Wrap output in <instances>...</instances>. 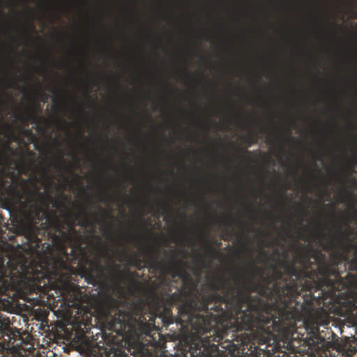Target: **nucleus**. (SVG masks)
<instances>
[{"mask_svg":"<svg viewBox=\"0 0 357 357\" xmlns=\"http://www.w3.org/2000/svg\"><path fill=\"white\" fill-rule=\"evenodd\" d=\"M248 256L252 268L233 277L235 283L216 275L208 283V294L177 289L169 296V305L157 306L155 312L110 298L111 330L121 335H150L158 317L166 325L175 321L190 327L196 335L215 334L223 319L234 321L236 331L284 333L294 329L314 301L324 303L332 298V264L321 251L298 247L294 262L269 265L271 274L257 267L250 252ZM205 338L218 344L223 339L220 335Z\"/></svg>","mask_w":357,"mask_h":357,"instance_id":"nucleus-1","label":"nucleus"},{"mask_svg":"<svg viewBox=\"0 0 357 357\" xmlns=\"http://www.w3.org/2000/svg\"><path fill=\"white\" fill-rule=\"evenodd\" d=\"M354 233L348 222L340 221L335 227V236H328L322 243V248L330 252V264H335L338 278L346 292L357 302V238L351 237Z\"/></svg>","mask_w":357,"mask_h":357,"instance_id":"nucleus-2","label":"nucleus"},{"mask_svg":"<svg viewBox=\"0 0 357 357\" xmlns=\"http://www.w3.org/2000/svg\"><path fill=\"white\" fill-rule=\"evenodd\" d=\"M29 182V179L22 180V185L21 188H18L17 184L10 183L8 186L5 185L3 180H0V195H2L4 191H6L8 195H12L17 202L25 208L30 204V211L29 213V228L31 232V238H36V231L39 230V226L42 227L43 234L50 230L52 231V227L50 221L56 215L52 212V215L50 216L47 209L49 207V201L52 199L50 195H45V192H40L39 196L43 199V207L40 206L35 202V195L36 190H30L26 187V183Z\"/></svg>","mask_w":357,"mask_h":357,"instance_id":"nucleus-3","label":"nucleus"},{"mask_svg":"<svg viewBox=\"0 0 357 357\" xmlns=\"http://www.w3.org/2000/svg\"><path fill=\"white\" fill-rule=\"evenodd\" d=\"M129 241L137 246L142 255H147L146 264L151 268L160 271L163 274H169L172 278H178L182 280L184 285L191 280L190 274L186 271V264L182 260H178L173 256L169 261H160L152 247H144L142 238L139 234L129 236Z\"/></svg>","mask_w":357,"mask_h":357,"instance_id":"nucleus-4","label":"nucleus"},{"mask_svg":"<svg viewBox=\"0 0 357 357\" xmlns=\"http://www.w3.org/2000/svg\"><path fill=\"white\" fill-rule=\"evenodd\" d=\"M52 229L50 231L52 236V243L62 251H66L67 246H71L74 241H76L77 246H80V236H77L73 220L66 221L68 229L63 227L58 217H54L51 220Z\"/></svg>","mask_w":357,"mask_h":357,"instance_id":"nucleus-5","label":"nucleus"},{"mask_svg":"<svg viewBox=\"0 0 357 357\" xmlns=\"http://www.w3.org/2000/svg\"><path fill=\"white\" fill-rule=\"evenodd\" d=\"M24 266H21V270L23 271ZM18 278V282H22L26 278L24 271H19L16 268L13 270L4 269L3 266H0V290L5 292L11 288L16 280L15 278Z\"/></svg>","mask_w":357,"mask_h":357,"instance_id":"nucleus-6","label":"nucleus"},{"mask_svg":"<svg viewBox=\"0 0 357 357\" xmlns=\"http://www.w3.org/2000/svg\"><path fill=\"white\" fill-rule=\"evenodd\" d=\"M118 351L110 346H89L84 350L83 357H118Z\"/></svg>","mask_w":357,"mask_h":357,"instance_id":"nucleus-7","label":"nucleus"},{"mask_svg":"<svg viewBox=\"0 0 357 357\" xmlns=\"http://www.w3.org/2000/svg\"><path fill=\"white\" fill-rule=\"evenodd\" d=\"M14 118L15 121L20 122L21 124L27 126L29 123H34L36 125H40L44 123L47 126L48 121L43 116L38 115L35 111L30 109L27 112L26 114L24 112L14 113Z\"/></svg>","mask_w":357,"mask_h":357,"instance_id":"nucleus-8","label":"nucleus"},{"mask_svg":"<svg viewBox=\"0 0 357 357\" xmlns=\"http://www.w3.org/2000/svg\"><path fill=\"white\" fill-rule=\"evenodd\" d=\"M75 218L78 220L80 227H91L93 233L96 232V225L103 222V219L100 218V214L96 212H92L91 216L84 213L83 218H80L79 214H75Z\"/></svg>","mask_w":357,"mask_h":357,"instance_id":"nucleus-9","label":"nucleus"},{"mask_svg":"<svg viewBox=\"0 0 357 357\" xmlns=\"http://www.w3.org/2000/svg\"><path fill=\"white\" fill-rule=\"evenodd\" d=\"M119 261L121 263H126L128 266L131 267H135L139 271L142 270L143 267L142 264L144 263L139 258V255H132L130 253L128 249L126 250L123 253H119Z\"/></svg>","mask_w":357,"mask_h":357,"instance_id":"nucleus-10","label":"nucleus"},{"mask_svg":"<svg viewBox=\"0 0 357 357\" xmlns=\"http://www.w3.org/2000/svg\"><path fill=\"white\" fill-rule=\"evenodd\" d=\"M18 38L14 35H10L9 42H1L0 44V55H6L16 50L18 46Z\"/></svg>","mask_w":357,"mask_h":357,"instance_id":"nucleus-11","label":"nucleus"},{"mask_svg":"<svg viewBox=\"0 0 357 357\" xmlns=\"http://www.w3.org/2000/svg\"><path fill=\"white\" fill-rule=\"evenodd\" d=\"M307 330L309 331V333L312 334L313 338H314L317 342H324L326 340L325 336L322 335V331H320V325L317 323V321H314L312 323V325H309L306 323Z\"/></svg>","mask_w":357,"mask_h":357,"instance_id":"nucleus-12","label":"nucleus"},{"mask_svg":"<svg viewBox=\"0 0 357 357\" xmlns=\"http://www.w3.org/2000/svg\"><path fill=\"white\" fill-rule=\"evenodd\" d=\"M34 27L33 24L29 25V29H26L23 33V38H24V45L26 47H28L30 46L31 42H34L36 43H42V40L39 36H37L36 39L33 38V36H31L30 31L33 30Z\"/></svg>","mask_w":357,"mask_h":357,"instance_id":"nucleus-13","label":"nucleus"},{"mask_svg":"<svg viewBox=\"0 0 357 357\" xmlns=\"http://www.w3.org/2000/svg\"><path fill=\"white\" fill-rule=\"evenodd\" d=\"M3 128L7 130L8 132L7 135L8 142H22V136H20V134L14 133L12 125L10 123H3Z\"/></svg>","mask_w":357,"mask_h":357,"instance_id":"nucleus-14","label":"nucleus"},{"mask_svg":"<svg viewBox=\"0 0 357 357\" xmlns=\"http://www.w3.org/2000/svg\"><path fill=\"white\" fill-rule=\"evenodd\" d=\"M242 140L247 144V147L257 144L258 142V136L254 131L250 132V134L242 137Z\"/></svg>","mask_w":357,"mask_h":357,"instance_id":"nucleus-15","label":"nucleus"},{"mask_svg":"<svg viewBox=\"0 0 357 357\" xmlns=\"http://www.w3.org/2000/svg\"><path fill=\"white\" fill-rule=\"evenodd\" d=\"M26 126L21 124L20 126H17V130L18 133H20V136L26 137H32L33 134L31 130L26 128Z\"/></svg>","mask_w":357,"mask_h":357,"instance_id":"nucleus-16","label":"nucleus"},{"mask_svg":"<svg viewBox=\"0 0 357 357\" xmlns=\"http://www.w3.org/2000/svg\"><path fill=\"white\" fill-rule=\"evenodd\" d=\"M200 240L204 242L206 251L213 255L215 253V248L210 243L208 238L206 236H200Z\"/></svg>","mask_w":357,"mask_h":357,"instance_id":"nucleus-17","label":"nucleus"},{"mask_svg":"<svg viewBox=\"0 0 357 357\" xmlns=\"http://www.w3.org/2000/svg\"><path fill=\"white\" fill-rule=\"evenodd\" d=\"M152 44L156 50L165 51L166 49V47L161 38L153 40Z\"/></svg>","mask_w":357,"mask_h":357,"instance_id":"nucleus-18","label":"nucleus"},{"mask_svg":"<svg viewBox=\"0 0 357 357\" xmlns=\"http://www.w3.org/2000/svg\"><path fill=\"white\" fill-rule=\"evenodd\" d=\"M0 67H20V66H11V65H6V66H0ZM22 67H81V66H72V65H66V66H33V65H29V66H22Z\"/></svg>","mask_w":357,"mask_h":357,"instance_id":"nucleus-19","label":"nucleus"},{"mask_svg":"<svg viewBox=\"0 0 357 357\" xmlns=\"http://www.w3.org/2000/svg\"><path fill=\"white\" fill-rule=\"evenodd\" d=\"M96 47L99 50H110L112 48L113 45L111 41L107 43H97Z\"/></svg>","mask_w":357,"mask_h":357,"instance_id":"nucleus-20","label":"nucleus"},{"mask_svg":"<svg viewBox=\"0 0 357 357\" xmlns=\"http://www.w3.org/2000/svg\"><path fill=\"white\" fill-rule=\"evenodd\" d=\"M103 235L109 239H111L112 237V232L110 225H107L102 229Z\"/></svg>","mask_w":357,"mask_h":357,"instance_id":"nucleus-21","label":"nucleus"},{"mask_svg":"<svg viewBox=\"0 0 357 357\" xmlns=\"http://www.w3.org/2000/svg\"><path fill=\"white\" fill-rule=\"evenodd\" d=\"M113 201V197L112 195L109 193H105L102 195L101 197V202L107 204V203H112Z\"/></svg>","mask_w":357,"mask_h":357,"instance_id":"nucleus-22","label":"nucleus"},{"mask_svg":"<svg viewBox=\"0 0 357 357\" xmlns=\"http://www.w3.org/2000/svg\"><path fill=\"white\" fill-rule=\"evenodd\" d=\"M98 210H99V212H100L102 218H105V217L111 218H112L111 213L107 211L106 210H105L101 206H98Z\"/></svg>","mask_w":357,"mask_h":357,"instance_id":"nucleus-23","label":"nucleus"},{"mask_svg":"<svg viewBox=\"0 0 357 357\" xmlns=\"http://www.w3.org/2000/svg\"><path fill=\"white\" fill-rule=\"evenodd\" d=\"M234 220L231 217H227L223 219L222 225L227 227H231L233 225Z\"/></svg>","mask_w":357,"mask_h":357,"instance_id":"nucleus-24","label":"nucleus"},{"mask_svg":"<svg viewBox=\"0 0 357 357\" xmlns=\"http://www.w3.org/2000/svg\"><path fill=\"white\" fill-rule=\"evenodd\" d=\"M204 39L207 41H209L211 42V43L214 44V45H216L218 44V40L215 38L214 37H212L211 36H206Z\"/></svg>","mask_w":357,"mask_h":357,"instance_id":"nucleus-25","label":"nucleus"},{"mask_svg":"<svg viewBox=\"0 0 357 357\" xmlns=\"http://www.w3.org/2000/svg\"><path fill=\"white\" fill-rule=\"evenodd\" d=\"M298 211L301 213L303 216H307V211H305L304 208H303L302 206L300 205L297 207Z\"/></svg>","mask_w":357,"mask_h":357,"instance_id":"nucleus-26","label":"nucleus"},{"mask_svg":"<svg viewBox=\"0 0 357 357\" xmlns=\"http://www.w3.org/2000/svg\"><path fill=\"white\" fill-rule=\"evenodd\" d=\"M120 268V266L118 264H114V262L112 261V266H109L107 268L108 270L112 271V269H115L116 271H119Z\"/></svg>","mask_w":357,"mask_h":357,"instance_id":"nucleus-27","label":"nucleus"},{"mask_svg":"<svg viewBox=\"0 0 357 357\" xmlns=\"http://www.w3.org/2000/svg\"><path fill=\"white\" fill-rule=\"evenodd\" d=\"M275 357H297V356L296 355L291 356L286 352H282V353L278 354V356H276Z\"/></svg>","mask_w":357,"mask_h":357,"instance_id":"nucleus-28","label":"nucleus"},{"mask_svg":"<svg viewBox=\"0 0 357 357\" xmlns=\"http://www.w3.org/2000/svg\"><path fill=\"white\" fill-rule=\"evenodd\" d=\"M70 47L73 50H77L81 47V46L78 45L77 44H76L75 43L72 41L71 40H70Z\"/></svg>","mask_w":357,"mask_h":357,"instance_id":"nucleus-29","label":"nucleus"},{"mask_svg":"<svg viewBox=\"0 0 357 357\" xmlns=\"http://www.w3.org/2000/svg\"><path fill=\"white\" fill-rule=\"evenodd\" d=\"M165 206L161 204L160 203L158 204V211L160 213H161L162 214H164L165 213Z\"/></svg>","mask_w":357,"mask_h":357,"instance_id":"nucleus-30","label":"nucleus"},{"mask_svg":"<svg viewBox=\"0 0 357 357\" xmlns=\"http://www.w3.org/2000/svg\"><path fill=\"white\" fill-rule=\"evenodd\" d=\"M9 70L8 68H0V70ZM13 70H18L17 68H14ZM31 70H49L48 68H31Z\"/></svg>","mask_w":357,"mask_h":357,"instance_id":"nucleus-31","label":"nucleus"},{"mask_svg":"<svg viewBox=\"0 0 357 357\" xmlns=\"http://www.w3.org/2000/svg\"><path fill=\"white\" fill-rule=\"evenodd\" d=\"M190 204H191V206H195V205H196V200H195V197H193V196L191 197V199H190Z\"/></svg>","mask_w":357,"mask_h":357,"instance_id":"nucleus-32","label":"nucleus"},{"mask_svg":"<svg viewBox=\"0 0 357 357\" xmlns=\"http://www.w3.org/2000/svg\"><path fill=\"white\" fill-rule=\"evenodd\" d=\"M250 151H248V149H243V151H241V157L245 156V154H249Z\"/></svg>","mask_w":357,"mask_h":357,"instance_id":"nucleus-33","label":"nucleus"},{"mask_svg":"<svg viewBox=\"0 0 357 357\" xmlns=\"http://www.w3.org/2000/svg\"><path fill=\"white\" fill-rule=\"evenodd\" d=\"M61 202H59L54 201V202H53V206H54V207H58V206H61Z\"/></svg>","mask_w":357,"mask_h":357,"instance_id":"nucleus-34","label":"nucleus"},{"mask_svg":"<svg viewBox=\"0 0 357 357\" xmlns=\"http://www.w3.org/2000/svg\"><path fill=\"white\" fill-rule=\"evenodd\" d=\"M326 47L328 50H331L333 47L331 44L330 43H326Z\"/></svg>","mask_w":357,"mask_h":357,"instance_id":"nucleus-35","label":"nucleus"},{"mask_svg":"<svg viewBox=\"0 0 357 357\" xmlns=\"http://www.w3.org/2000/svg\"><path fill=\"white\" fill-rule=\"evenodd\" d=\"M56 123H59V124H61V123H67L66 121H63L62 119H57L56 120Z\"/></svg>","mask_w":357,"mask_h":357,"instance_id":"nucleus-36","label":"nucleus"},{"mask_svg":"<svg viewBox=\"0 0 357 357\" xmlns=\"http://www.w3.org/2000/svg\"><path fill=\"white\" fill-rule=\"evenodd\" d=\"M105 254L112 261V259L110 258L109 253L108 252L107 250H106V251H105Z\"/></svg>","mask_w":357,"mask_h":357,"instance_id":"nucleus-37","label":"nucleus"},{"mask_svg":"<svg viewBox=\"0 0 357 357\" xmlns=\"http://www.w3.org/2000/svg\"><path fill=\"white\" fill-rule=\"evenodd\" d=\"M286 43L287 46H291L292 45V43L289 40H287Z\"/></svg>","mask_w":357,"mask_h":357,"instance_id":"nucleus-38","label":"nucleus"},{"mask_svg":"<svg viewBox=\"0 0 357 357\" xmlns=\"http://www.w3.org/2000/svg\"><path fill=\"white\" fill-rule=\"evenodd\" d=\"M195 47H190V48L189 49V52H193L195 51Z\"/></svg>","mask_w":357,"mask_h":357,"instance_id":"nucleus-39","label":"nucleus"},{"mask_svg":"<svg viewBox=\"0 0 357 357\" xmlns=\"http://www.w3.org/2000/svg\"><path fill=\"white\" fill-rule=\"evenodd\" d=\"M57 70H65L64 68H58ZM70 70H76L75 68H70ZM79 70H84V68H80Z\"/></svg>","mask_w":357,"mask_h":357,"instance_id":"nucleus-40","label":"nucleus"},{"mask_svg":"<svg viewBox=\"0 0 357 357\" xmlns=\"http://www.w3.org/2000/svg\"><path fill=\"white\" fill-rule=\"evenodd\" d=\"M97 267H98V268H100V270H102V268H103V267L102 266V265H101V264H98Z\"/></svg>","mask_w":357,"mask_h":357,"instance_id":"nucleus-41","label":"nucleus"},{"mask_svg":"<svg viewBox=\"0 0 357 357\" xmlns=\"http://www.w3.org/2000/svg\"><path fill=\"white\" fill-rule=\"evenodd\" d=\"M248 211L252 214L253 213V209H252L250 207L248 208Z\"/></svg>","mask_w":357,"mask_h":357,"instance_id":"nucleus-42","label":"nucleus"},{"mask_svg":"<svg viewBox=\"0 0 357 357\" xmlns=\"http://www.w3.org/2000/svg\"><path fill=\"white\" fill-rule=\"evenodd\" d=\"M261 132H262L263 133L266 132H267V128H263V130H261Z\"/></svg>","mask_w":357,"mask_h":357,"instance_id":"nucleus-43","label":"nucleus"},{"mask_svg":"<svg viewBox=\"0 0 357 357\" xmlns=\"http://www.w3.org/2000/svg\"><path fill=\"white\" fill-rule=\"evenodd\" d=\"M317 161H321V160H321V156H318V157H317Z\"/></svg>","mask_w":357,"mask_h":357,"instance_id":"nucleus-44","label":"nucleus"},{"mask_svg":"<svg viewBox=\"0 0 357 357\" xmlns=\"http://www.w3.org/2000/svg\"><path fill=\"white\" fill-rule=\"evenodd\" d=\"M54 167H56V168L59 167L58 165L56 163H55V162L54 163Z\"/></svg>","mask_w":357,"mask_h":357,"instance_id":"nucleus-45","label":"nucleus"},{"mask_svg":"<svg viewBox=\"0 0 357 357\" xmlns=\"http://www.w3.org/2000/svg\"><path fill=\"white\" fill-rule=\"evenodd\" d=\"M329 324V322H326V324H324V326H328Z\"/></svg>","mask_w":357,"mask_h":357,"instance_id":"nucleus-46","label":"nucleus"},{"mask_svg":"<svg viewBox=\"0 0 357 357\" xmlns=\"http://www.w3.org/2000/svg\"><path fill=\"white\" fill-rule=\"evenodd\" d=\"M229 342H228V344L225 345V346H222L224 348H227V347L229 346Z\"/></svg>","mask_w":357,"mask_h":357,"instance_id":"nucleus-47","label":"nucleus"},{"mask_svg":"<svg viewBox=\"0 0 357 357\" xmlns=\"http://www.w3.org/2000/svg\"><path fill=\"white\" fill-rule=\"evenodd\" d=\"M96 238L97 240H100V236H96Z\"/></svg>","mask_w":357,"mask_h":357,"instance_id":"nucleus-48","label":"nucleus"},{"mask_svg":"<svg viewBox=\"0 0 357 357\" xmlns=\"http://www.w3.org/2000/svg\"><path fill=\"white\" fill-rule=\"evenodd\" d=\"M321 236H325V234L324 233H321Z\"/></svg>","mask_w":357,"mask_h":357,"instance_id":"nucleus-49","label":"nucleus"},{"mask_svg":"<svg viewBox=\"0 0 357 357\" xmlns=\"http://www.w3.org/2000/svg\"><path fill=\"white\" fill-rule=\"evenodd\" d=\"M242 248H243V249H245V245H244V244H243V245H242Z\"/></svg>","mask_w":357,"mask_h":357,"instance_id":"nucleus-50","label":"nucleus"},{"mask_svg":"<svg viewBox=\"0 0 357 357\" xmlns=\"http://www.w3.org/2000/svg\"><path fill=\"white\" fill-rule=\"evenodd\" d=\"M267 144H270V141L268 139L267 140Z\"/></svg>","mask_w":357,"mask_h":357,"instance_id":"nucleus-51","label":"nucleus"},{"mask_svg":"<svg viewBox=\"0 0 357 357\" xmlns=\"http://www.w3.org/2000/svg\"><path fill=\"white\" fill-rule=\"evenodd\" d=\"M352 172H354V167L351 168Z\"/></svg>","mask_w":357,"mask_h":357,"instance_id":"nucleus-52","label":"nucleus"},{"mask_svg":"<svg viewBox=\"0 0 357 357\" xmlns=\"http://www.w3.org/2000/svg\"><path fill=\"white\" fill-rule=\"evenodd\" d=\"M172 253H173L174 255L175 254V251H174V250H172Z\"/></svg>","mask_w":357,"mask_h":357,"instance_id":"nucleus-53","label":"nucleus"},{"mask_svg":"<svg viewBox=\"0 0 357 357\" xmlns=\"http://www.w3.org/2000/svg\"><path fill=\"white\" fill-rule=\"evenodd\" d=\"M30 155H33V153L31 151L29 152Z\"/></svg>","mask_w":357,"mask_h":357,"instance_id":"nucleus-54","label":"nucleus"},{"mask_svg":"<svg viewBox=\"0 0 357 357\" xmlns=\"http://www.w3.org/2000/svg\"><path fill=\"white\" fill-rule=\"evenodd\" d=\"M296 122L294 121V126H296Z\"/></svg>","mask_w":357,"mask_h":357,"instance_id":"nucleus-55","label":"nucleus"},{"mask_svg":"<svg viewBox=\"0 0 357 357\" xmlns=\"http://www.w3.org/2000/svg\"><path fill=\"white\" fill-rule=\"evenodd\" d=\"M155 70H159L160 69H159V68H156Z\"/></svg>","mask_w":357,"mask_h":357,"instance_id":"nucleus-56","label":"nucleus"},{"mask_svg":"<svg viewBox=\"0 0 357 357\" xmlns=\"http://www.w3.org/2000/svg\"><path fill=\"white\" fill-rule=\"evenodd\" d=\"M271 70H275V68H272Z\"/></svg>","mask_w":357,"mask_h":357,"instance_id":"nucleus-57","label":"nucleus"},{"mask_svg":"<svg viewBox=\"0 0 357 357\" xmlns=\"http://www.w3.org/2000/svg\"><path fill=\"white\" fill-rule=\"evenodd\" d=\"M208 70H211V68H208Z\"/></svg>","mask_w":357,"mask_h":357,"instance_id":"nucleus-58","label":"nucleus"}]
</instances>
